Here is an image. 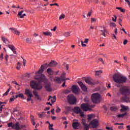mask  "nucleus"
<instances>
[{
  "instance_id": "nucleus-1",
  "label": "nucleus",
  "mask_w": 130,
  "mask_h": 130,
  "mask_svg": "<svg viewBox=\"0 0 130 130\" xmlns=\"http://www.w3.org/2000/svg\"><path fill=\"white\" fill-rule=\"evenodd\" d=\"M35 80H37L38 83H37V81H31L30 83V87L32 89H34L35 90H37L38 91H40V90H42L43 89V85L40 84V83H42L43 82L45 84V89L47 92H51L52 91V88H51V84L48 82V80L46 79L45 75H41L40 77L38 76L35 77Z\"/></svg>"
},
{
  "instance_id": "nucleus-2",
  "label": "nucleus",
  "mask_w": 130,
  "mask_h": 130,
  "mask_svg": "<svg viewBox=\"0 0 130 130\" xmlns=\"http://www.w3.org/2000/svg\"><path fill=\"white\" fill-rule=\"evenodd\" d=\"M119 92L121 95H124L120 98L121 102L129 103L130 88L128 86H122L119 89Z\"/></svg>"
},
{
  "instance_id": "nucleus-3",
  "label": "nucleus",
  "mask_w": 130,
  "mask_h": 130,
  "mask_svg": "<svg viewBox=\"0 0 130 130\" xmlns=\"http://www.w3.org/2000/svg\"><path fill=\"white\" fill-rule=\"evenodd\" d=\"M113 79L114 80V82L117 84H123V83H125L127 80L126 77L119 75L118 74L114 75Z\"/></svg>"
},
{
  "instance_id": "nucleus-4",
  "label": "nucleus",
  "mask_w": 130,
  "mask_h": 130,
  "mask_svg": "<svg viewBox=\"0 0 130 130\" xmlns=\"http://www.w3.org/2000/svg\"><path fill=\"white\" fill-rule=\"evenodd\" d=\"M95 107V105H90L89 103H83L80 106V108L83 111H91L92 110V108H94Z\"/></svg>"
},
{
  "instance_id": "nucleus-5",
  "label": "nucleus",
  "mask_w": 130,
  "mask_h": 130,
  "mask_svg": "<svg viewBox=\"0 0 130 130\" xmlns=\"http://www.w3.org/2000/svg\"><path fill=\"white\" fill-rule=\"evenodd\" d=\"M91 100L93 103L97 104L101 101V95L98 93H93L91 95Z\"/></svg>"
},
{
  "instance_id": "nucleus-6",
  "label": "nucleus",
  "mask_w": 130,
  "mask_h": 130,
  "mask_svg": "<svg viewBox=\"0 0 130 130\" xmlns=\"http://www.w3.org/2000/svg\"><path fill=\"white\" fill-rule=\"evenodd\" d=\"M49 67V64L45 63L43 65H42L41 66V69H40L38 72L36 73V77H38V78H40L41 77V75L42 74V73L44 72V70H46V69H47Z\"/></svg>"
},
{
  "instance_id": "nucleus-7",
  "label": "nucleus",
  "mask_w": 130,
  "mask_h": 130,
  "mask_svg": "<svg viewBox=\"0 0 130 130\" xmlns=\"http://www.w3.org/2000/svg\"><path fill=\"white\" fill-rule=\"evenodd\" d=\"M68 101L69 102L70 104L74 105V104H76L77 102V99L73 95H69L68 96Z\"/></svg>"
},
{
  "instance_id": "nucleus-8",
  "label": "nucleus",
  "mask_w": 130,
  "mask_h": 130,
  "mask_svg": "<svg viewBox=\"0 0 130 130\" xmlns=\"http://www.w3.org/2000/svg\"><path fill=\"white\" fill-rule=\"evenodd\" d=\"M81 109H82L80 108L79 107H75L73 111L75 113H76V114H80L81 117H84L85 115L84 114V112H83Z\"/></svg>"
},
{
  "instance_id": "nucleus-9",
  "label": "nucleus",
  "mask_w": 130,
  "mask_h": 130,
  "mask_svg": "<svg viewBox=\"0 0 130 130\" xmlns=\"http://www.w3.org/2000/svg\"><path fill=\"white\" fill-rule=\"evenodd\" d=\"M90 124L92 125L93 128H97L98 125H99V121H98V120L95 119L91 121Z\"/></svg>"
},
{
  "instance_id": "nucleus-10",
  "label": "nucleus",
  "mask_w": 130,
  "mask_h": 130,
  "mask_svg": "<svg viewBox=\"0 0 130 130\" xmlns=\"http://www.w3.org/2000/svg\"><path fill=\"white\" fill-rule=\"evenodd\" d=\"M71 89L73 93H74V94H78L80 92V88L77 85H73Z\"/></svg>"
},
{
  "instance_id": "nucleus-11",
  "label": "nucleus",
  "mask_w": 130,
  "mask_h": 130,
  "mask_svg": "<svg viewBox=\"0 0 130 130\" xmlns=\"http://www.w3.org/2000/svg\"><path fill=\"white\" fill-rule=\"evenodd\" d=\"M78 85H79L82 91H83L84 92H87V86H86L85 84H83V82H82L81 81H79V82H78Z\"/></svg>"
},
{
  "instance_id": "nucleus-12",
  "label": "nucleus",
  "mask_w": 130,
  "mask_h": 130,
  "mask_svg": "<svg viewBox=\"0 0 130 130\" xmlns=\"http://www.w3.org/2000/svg\"><path fill=\"white\" fill-rule=\"evenodd\" d=\"M81 126V123L79 122H73L72 123V127L74 129H79V127Z\"/></svg>"
},
{
  "instance_id": "nucleus-13",
  "label": "nucleus",
  "mask_w": 130,
  "mask_h": 130,
  "mask_svg": "<svg viewBox=\"0 0 130 130\" xmlns=\"http://www.w3.org/2000/svg\"><path fill=\"white\" fill-rule=\"evenodd\" d=\"M12 128L13 129H15V130H21V128L20 126V123H19V122H17L15 124H13Z\"/></svg>"
},
{
  "instance_id": "nucleus-14",
  "label": "nucleus",
  "mask_w": 130,
  "mask_h": 130,
  "mask_svg": "<svg viewBox=\"0 0 130 130\" xmlns=\"http://www.w3.org/2000/svg\"><path fill=\"white\" fill-rule=\"evenodd\" d=\"M8 47H9V48H10V49H11V50H12L13 51V53H14V54H17V51H16V48H15V46H14V45H9Z\"/></svg>"
},
{
  "instance_id": "nucleus-15",
  "label": "nucleus",
  "mask_w": 130,
  "mask_h": 130,
  "mask_svg": "<svg viewBox=\"0 0 130 130\" xmlns=\"http://www.w3.org/2000/svg\"><path fill=\"white\" fill-rule=\"evenodd\" d=\"M82 124L84 125V130H89V125L86 123L85 119L82 120Z\"/></svg>"
},
{
  "instance_id": "nucleus-16",
  "label": "nucleus",
  "mask_w": 130,
  "mask_h": 130,
  "mask_svg": "<svg viewBox=\"0 0 130 130\" xmlns=\"http://www.w3.org/2000/svg\"><path fill=\"white\" fill-rule=\"evenodd\" d=\"M56 66H57V62L54 60H52L49 63V67H50L51 68H53L54 67H56Z\"/></svg>"
},
{
  "instance_id": "nucleus-17",
  "label": "nucleus",
  "mask_w": 130,
  "mask_h": 130,
  "mask_svg": "<svg viewBox=\"0 0 130 130\" xmlns=\"http://www.w3.org/2000/svg\"><path fill=\"white\" fill-rule=\"evenodd\" d=\"M25 93L27 97H33V94H32V92H31V91H30V90L25 89Z\"/></svg>"
},
{
  "instance_id": "nucleus-18",
  "label": "nucleus",
  "mask_w": 130,
  "mask_h": 130,
  "mask_svg": "<svg viewBox=\"0 0 130 130\" xmlns=\"http://www.w3.org/2000/svg\"><path fill=\"white\" fill-rule=\"evenodd\" d=\"M121 109H120L121 112H124V111H126L128 109V107L125 106L123 105H121Z\"/></svg>"
},
{
  "instance_id": "nucleus-19",
  "label": "nucleus",
  "mask_w": 130,
  "mask_h": 130,
  "mask_svg": "<svg viewBox=\"0 0 130 130\" xmlns=\"http://www.w3.org/2000/svg\"><path fill=\"white\" fill-rule=\"evenodd\" d=\"M33 94L38 100L41 101V98L39 96V95H38V92H37V91L35 90L33 91Z\"/></svg>"
},
{
  "instance_id": "nucleus-20",
  "label": "nucleus",
  "mask_w": 130,
  "mask_h": 130,
  "mask_svg": "<svg viewBox=\"0 0 130 130\" xmlns=\"http://www.w3.org/2000/svg\"><path fill=\"white\" fill-rule=\"evenodd\" d=\"M54 82H56L58 84H61V79L58 77H56L54 79Z\"/></svg>"
},
{
  "instance_id": "nucleus-21",
  "label": "nucleus",
  "mask_w": 130,
  "mask_h": 130,
  "mask_svg": "<svg viewBox=\"0 0 130 130\" xmlns=\"http://www.w3.org/2000/svg\"><path fill=\"white\" fill-rule=\"evenodd\" d=\"M85 82L88 85H95V82L90 80L88 79H85Z\"/></svg>"
},
{
  "instance_id": "nucleus-22",
  "label": "nucleus",
  "mask_w": 130,
  "mask_h": 130,
  "mask_svg": "<svg viewBox=\"0 0 130 130\" xmlns=\"http://www.w3.org/2000/svg\"><path fill=\"white\" fill-rule=\"evenodd\" d=\"M2 40L3 41L5 44H9V40L4 36H2Z\"/></svg>"
},
{
  "instance_id": "nucleus-23",
  "label": "nucleus",
  "mask_w": 130,
  "mask_h": 130,
  "mask_svg": "<svg viewBox=\"0 0 130 130\" xmlns=\"http://www.w3.org/2000/svg\"><path fill=\"white\" fill-rule=\"evenodd\" d=\"M66 74L64 72H63L61 74V76L60 77V78L62 82H64V80L66 79Z\"/></svg>"
},
{
  "instance_id": "nucleus-24",
  "label": "nucleus",
  "mask_w": 130,
  "mask_h": 130,
  "mask_svg": "<svg viewBox=\"0 0 130 130\" xmlns=\"http://www.w3.org/2000/svg\"><path fill=\"white\" fill-rule=\"evenodd\" d=\"M47 74H48V75L52 76V75H53V70H52V69H51V68H48L47 70Z\"/></svg>"
},
{
  "instance_id": "nucleus-25",
  "label": "nucleus",
  "mask_w": 130,
  "mask_h": 130,
  "mask_svg": "<svg viewBox=\"0 0 130 130\" xmlns=\"http://www.w3.org/2000/svg\"><path fill=\"white\" fill-rule=\"evenodd\" d=\"M43 34H44L45 36H50V37L52 36V33L50 31H44L43 32Z\"/></svg>"
},
{
  "instance_id": "nucleus-26",
  "label": "nucleus",
  "mask_w": 130,
  "mask_h": 130,
  "mask_svg": "<svg viewBox=\"0 0 130 130\" xmlns=\"http://www.w3.org/2000/svg\"><path fill=\"white\" fill-rule=\"evenodd\" d=\"M25 42H26L27 44H32V40L30 38H27L25 39Z\"/></svg>"
},
{
  "instance_id": "nucleus-27",
  "label": "nucleus",
  "mask_w": 130,
  "mask_h": 130,
  "mask_svg": "<svg viewBox=\"0 0 130 130\" xmlns=\"http://www.w3.org/2000/svg\"><path fill=\"white\" fill-rule=\"evenodd\" d=\"M116 10H119L121 13H125V9L121 7H116Z\"/></svg>"
},
{
  "instance_id": "nucleus-28",
  "label": "nucleus",
  "mask_w": 130,
  "mask_h": 130,
  "mask_svg": "<svg viewBox=\"0 0 130 130\" xmlns=\"http://www.w3.org/2000/svg\"><path fill=\"white\" fill-rule=\"evenodd\" d=\"M100 31L102 34H103L105 33V32H107V29H106V28H105V26H102Z\"/></svg>"
},
{
  "instance_id": "nucleus-29",
  "label": "nucleus",
  "mask_w": 130,
  "mask_h": 130,
  "mask_svg": "<svg viewBox=\"0 0 130 130\" xmlns=\"http://www.w3.org/2000/svg\"><path fill=\"white\" fill-rule=\"evenodd\" d=\"M87 116H88L87 119L88 121H90V120H91L92 118H94L93 114L88 115Z\"/></svg>"
},
{
  "instance_id": "nucleus-30",
  "label": "nucleus",
  "mask_w": 130,
  "mask_h": 130,
  "mask_svg": "<svg viewBox=\"0 0 130 130\" xmlns=\"http://www.w3.org/2000/svg\"><path fill=\"white\" fill-rule=\"evenodd\" d=\"M127 113H125L124 114H118V115H117V117H118V118H120L121 117L122 118V117H123V116L127 115Z\"/></svg>"
},
{
  "instance_id": "nucleus-31",
  "label": "nucleus",
  "mask_w": 130,
  "mask_h": 130,
  "mask_svg": "<svg viewBox=\"0 0 130 130\" xmlns=\"http://www.w3.org/2000/svg\"><path fill=\"white\" fill-rule=\"evenodd\" d=\"M55 101H56V96H54L53 97H52V98H51V103H52V104H53V103H54Z\"/></svg>"
},
{
  "instance_id": "nucleus-32",
  "label": "nucleus",
  "mask_w": 130,
  "mask_h": 130,
  "mask_svg": "<svg viewBox=\"0 0 130 130\" xmlns=\"http://www.w3.org/2000/svg\"><path fill=\"white\" fill-rule=\"evenodd\" d=\"M22 66V64L20 63V62H18L16 65V69L18 71L20 70L21 69V66Z\"/></svg>"
},
{
  "instance_id": "nucleus-33",
  "label": "nucleus",
  "mask_w": 130,
  "mask_h": 130,
  "mask_svg": "<svg viewBox=\"0 0 130 130\" xmlns=\"http://www.w3.org/2000/svg\"><path fill=\"white\" fill-rule=\"evenodd\" d=\"M110 109L111 111H116L118 109L117 108V107L113 106L110 107Z\"/></svg>"
},
{
  "instance_id": "nucleus-34",
  "label": "nucleus",
  "mask_w": 130,
  "mask_h": 130,
  "mask_svg": "<svg viewBox=\"0 0 130 130\" xmlns=\"http://www.w3.org/2000/svg\"><path fill=\"white\" fill-rule=\"evenodd\" d=\"M94 72L95 73V76H100V75H101V74H102V71L101 70L96 71Z\"/></svg>"
},
{
  "instance_id": "nucleus-35",
  "label": "nucleus",
  "mask_w": 130,
  "mask_h": 130,
  "mask_svg": "<svg viewBox=\"0 0 130 130\" xmlns=\"http://www.w3.org/2000/svg\"><path fill=\"white\" fill-rule=\"evenodd\" d=\"M23 13H24V11H23V10L19 12L17 15V17L18 18H20V19H21V17H22L23 16V15H22V14H23Z\"/></svg>"
},
{
  "instance_id": "nucleus-36",
  "label": "nucleus",
  "mask_w": 130,
  "mask_h": 130,
  "mask_svg": "<svg viewBox=\"0 0 130 130\" xmlns=\"http://www.w3.org/2000/svg\"><path fill=\"white\" fill-rule=\"evenodd\" d=\"M64 18H66V15H64V14H61L59 17V20H62V19H64Z\"/></svg>"
},
{
  "instance_id": "nucleus-37",
  "label": "nucleus",
  "mask_w": 130,
  "mask_h": 130,
  "mask_svg": "<svg viewBox=\"0 0 130 130\" xmlns=\"http://www.w3.org/2000/svg\"><path fill=\"white\" fill-rule=\"evenodd\" d=\"M36 6H38L37 7V9H40L41 8V2H38L36 4Z\"/></svg>"
},
{
  "instance_id": "nucleus-38",
  "label": "nucleus",
  "mask_w": 130,
  "mask_h": 130,
  "mask_svg": "<svg viewBox=\"0 0 130 130\" xmlns=\"http://www.w3.org/2000/svg\"><path fill=\"white\" fill-rule=\"evenodd\" d=\"M11 90V88H9L7 91L3 94V97H5V96H8V94H9V92H10Z\"/></svg>"
},
{
  "instance_id": "nucleus-39",
  "label": "nucleus",
  "mask_w": 130,
  "mask_h": 130,
  "mask_svg": "<svg viewBox=\"0 0 130 130\" xmlns=\"http://www.w3.org/2000/svg\"><path fill=\"white\" fill-rule=\"evenodd\" d=\"M38 115H39V117L41 118L42 117V116L45 115V112H42L41 114H39Z\"/></svg>"
},
{
  "instance_id": "nucleus-40",
  "label": "nucleus",
  "mask_w": 130,
  "mask_h": 130,
  "mask_svg": "<svg viewBox=\"0 0 130 130\" xmlns=\"http://www.w3.org/2000/svg\"><path fill=\"white\" fill-rule=\"evenodd\" d=\"M13 33H14V34H16V35H20L21 32L17 30V29H16Z\"/></svg>"
},
{
  "instance_id": "nucleus-41",
  "label": "nucleus",
  "mask_w": 130,
  "mask_h": 130,
  "mask_svg": "<svg viewBox=\"0 0 130 130\" xmlns=\"http://www.w3.org/2000/svg\"><path fill=\"white\" fill-rule=\"evenodd\" d=\"M92 13L91 12H88L87 15V18L86 19L89 20V19L90 18V17H91V15Z\"/></svg>"
},
{
  "instance_id": "nucleus-42",
  "label": "nucleus",
  "mask_w": 130,
  "mask_h": 130,
  "mask_svg": "<svg viewBox=\"0 0 130 130\" xmlns=\"http://www.w3.org/2000/svg\"><path fill=\"white\" fill-rule=\"evenodd\" d=\"M110 27H116V24L115 23L111 22L110 23Z\"/></svg>"
},
{
  "instance_id": "nucleus-43",
  "label": "nucleus",
  "mask_w": 130,
  "mask_h": 130,
  "mask_svg": "<svg viewBox=\"0 0 130 130\" xmlns=\"http://www.w3.org/2000/svg\"><path fill=\"white\" fill-rule=\"evenodd\" d=\"M13 125H14V124H13V122H10L8 123V127H12L13 128Z\"/></svg>"
},
{
  "instance_id": "nucleus-44",
  "label": "nucleus",
  "mask_w": 130,
  "mask_h": 130,
  "mask_svg": "<svg viewBox=\"0 0 130 130\" xmlns=\"http://www.w3.org/2000/svg\"><path fill=\"white\" fill-rule=\"evenodd\" d=\"M15 99H16V98H15L14 96H13L12 97H11L10 99L9 102H13L14 101V100H15Z\"/></svg>"
},
{
  "instance_id": "nucleus-45",
  "label": "nucleus",
  "mask_w": 130,
  "mask_h": 130,
  "mask_svg": "<svg viewBox=\"0 0 130 130\" xmlns=\"http://www.w3.org/2000/svg\"><path fill=\"white\" fill-rule=\"evenodd\" d=\"M5 57V60L7 61V62H8L9 60V55H8V54H6Z\"/></svg>"
},
{
  "instance_id": "nucleus-46",
  "label": "nucleus",
  "mask_w": 130,
  "mask_h": 130,
  "mask_svg": "<svg viewBox=\"0 0 130 130\" xmlns=\"http://www.w3.org/2000/svg\"><path fill=\"white\" fill-rule=\"evenodd\" d=\"M18 97H19V98H21V99H24V94H23V93L19 94Z\"/></svg>"
},
{
  "instance_id": "nucleus-47",
  "label": "nucleus",
  "mask_w": 130,
  "mask_h": 130,
  "mask_svg": "<svg viewBox=\"0 0 130 130\" xmlns=\"http://www.w3.org/2000/svg\"><path fill=\"white\" fill-rule=\"evenodd\" d=\"M52 126H53V124H49V130H53V128H52Z\"/></svg>"
},
{
  "instance_id": "nucleus-48",
  "label": "nucleus",
  "mask_w": 130,
  "mask_h": 130,
  "mask_svg": "<svg viewBox=\"0 0 130 130\" xmlns=\"http://www.w3.org/2000/svg\"><path fill=\"white\" fill-rule=\"evenodd\" d=\"M60 111H61V109H60V108H59L58 107H57V109L56 110V112L57 113H59V112H60Z\"/></svg>"
},
{
  "instance_id": "nucleus-49",
  "label": "nucleus",
  "mask_w": 130,
  "mask_h": 130,
  "mask_svg": "<svg viewBox=\"0 0 130 130\" xmlns=\"http://www.w3.org/2000/svg\"><path fill=\"white\" fill-rule=\"evenodd\" d=\"M0 59L1 60H3L4 59V53H1V54L0 55Z\"/></svg>"
},
{
  "instance_id": "nucleus-50",
  "label": "nucleus",
  "mask_w": 130,
  "mask_h": 130,
  "mask_svg": "<svg viewBox=\"0 0 130 130\" xmlns=\"http://www.w3.org/2000/svg\"><path fill=\"white\" fill-rule=\"evenodd\" d=\"M4 106H5V105H2L0 106V113H2V112H3V107H4Z\"/></svg>"
},
{
  "instance_id": "nucleus-51",
  "label": "nucleus",
  "mask_w": 130,
  "mask_h": 130,
  "mask_svg": "<svg viewBox=\"0 0 130 130\" xmlns=\"http://www.w3.org/2000/svg\"><path fill=\"white\" fill-rule=\"evenodd\" d=\"M64 36H66V37H69V36H70V32H65L64 34Z\"/></svg>"
},
{
  "instance_id": "nucleus-52",
  "label": "nucleus",
  "mask_w": 130,
  "mask_h": 130,
  "mask_svg": "<svg viewBox=\"0 0 130 130\" xmlns=\"http://www.w3.org/2000/svg\"><path fill=\"white\" fill-rule=\"evenodd\" d=\"M81 45H82V46H83V47H86L87 46V45L85 44H84V42H83V41H81Z\"/></svg>"
},
{
  "instance_id": "nucleus-53",
  "label": "nucleus",
  "mask_w": 130,
  "mask_h": 130,
  "mask_svg": "<svg viewBox=\"0 0 130 130\" xmlns=\"http://www.w3.org/2000/svg\"><path fill=\"white\" fill-rule=\"evenodd\" d=\"M91 23H95V22H96V19H95L94 18H91Z\"/></svg>"
},
{
  "instance_id": "nucleus-54",
  "label": "nucleus",
  "mask_w": 130,
  "mask_h": 130,
  "mask_svg": "<svg viewBox=\"0 0 130 130\" xmlns=\"http://www.w3.org/2000/svg\"><path fill=\"white\" fill-rule=\"evenodd\" d=\"M9 30H12L13 33H14V32H15L16 28H14V27H10L9 28Z\"/></svg>"
},
{
  "instance_id": "nucleus-55",
  "label": "nucleus",
  "mask_w": 130,
  "mask_h": 130,
  "mask_svg": "<svg viewBox=\"0 0 130 130\" xmlns=\"http://www.w3.org/2000/svg\"><path fill=\"white\" fill-rule=\"evenodd\" d=\"M32 101V97L31 96L28 97V98L27 99V101L29 102V101Z\"/></svg>"
},
{
  "instance_id": "nucleus-56",
  "label": "nucleus",
  "mask_w": 130,
  "mask_h": 130,
  "mask_svg": "<svg viewBox=\"0 0 130 130\" xmlns=\"http://www.w3.org/2000/svg\"><path fill=\"white\" fill-rule=\"evenodd\" d=\"M99 60H100V61H102L103 64H104V61H103V59L102 58H99Z\"/></svg>"
},
{
  "instance_id": "nucleus-57",
  "label": "nucleus",
  "mask_w": 130,
  "mask_h": 130,
  "mask_svg": "<svg viewBox=\"0 0 130 130\" xmlns=\"http://www.w3.org/2000/svg\"><path fill=\"white\" fill-rule=\"evenodd\" d=\"M118 24H120L122 22V19H121V18H120L118 19Z\"/></svg>"
},
{
  "instance_id": "nucleus-58",
  "label": "nucleus",
  "mask_w": 130,
  "mask_h": 130,
  "mask_svg": "<svg viewBox=\"0 0 130 130\" xmlns=\"http://www.w3.org/2000/svg\"><path fill=\"white\" fill-rule=\"evenodd\" d=\"M90 2H93V3H95V4H98L99 1L98 0H90Z\"/></svg>"
},
{
  "instance_id": "nucleus-59",
  "label": "nucleus",
  "mask_w": 130,
  "mask_h": 130,
  "mask_svg": "<svg viewBox=\"0 0 130 130\" xmlns=\"http://www.w3.org/2000/svg\"><path fill=\"white\" fill-rule=\"evenodd\" d=\"M89 42V39H86L84 41V42H83L84 43H88V42Z\"/></svg>"
},
{
  "instance_id": "nucleus-60",
  "label": "nucleus",
  "mask_w": 130,
  "mask_h": 130,
  "mask_svg": "<svg viewBox=\"0 0 130 130\" xmlns=\"http://www.w3.org/2000/svg\"><path fill=\"white\" fill-rule=\"evenodd\" d=\"M30 119H31V121H35V120H34V116L31 115V116H30Z\"/></svg>"
},
{
  "instance_id": "nucleus-61",
  "label": "nucleus",
  "mask_w": 130,
  "mask_h": 130,
  "mask_svg": "<svg viewBox=\"0 0 130 130\" xmlns=\"http://www.w3.org/2000/svg\"><path fill=\"white\" fill-rule=\"evenodd\" d=\"M56 28H57L56 26L54 27V28H53V29H51V31H55L56 30Z\"/></svg>"
},
{
  "instance_id": "nucleus-62",
  "label": "nucleus",
  "mask_w": 130,
  "mask_h": 130,
  "mask_svg": "<svg viewBox=\"0 0 130 130\" xmlns=\"http://www.w3.org/2000/svg\"><path fill=\"white\" fill-rule=\"evenodd\" d=\"M26 78H30V74L26 73L25 76Z\"/></svg>"
},
{
  "instance_id": "nucleus-63",
  "label": "nucleus",
  "mask_w": 130,
  "mask_h": 130,
  "mask_svg": "<svg viewBox=\"0 0 130 130\" xmlns=\"http://www.w3.org/2000/svg\"><path fill=\"white\" fill-rule=\"evenodd\" d=\"M23 63L24 67H25V66L26 65V60L25 59H23Z\"/></svg>"
},
{
  "instance_id": "nucleus-64",
  "label": "nucleus",
  "mask_w": 130,
  "mask_h": 130,
  "mask_svg": "<svg viewBox=\"0 0 130 130\" xmlns=\"http://www.w3.org/2000/svg\"><path fill=\"white\" fill-rule=\"evenodd\" d=\"M127 43V40H125L123 42V44L124 45H125Z\"/></svg>"
}]
</instances>
